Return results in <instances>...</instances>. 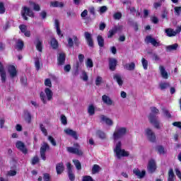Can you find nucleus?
<instances>
[{
	"instance_id": "obj_1",
	"label": "nucleus",
	"mask_w": 181,
	"mask_h": 181,
	"mask_svg": "<svg viewBox=\"0 0 181 181\" xmlns=\"http://www.w3.org/2000/svg\"><path fill=\"white\" fill-rule=\"evenodd\" d=\"M151 112L149 114L148 118L150 124L156 128V129H160V121H159V110L156 107H151Z\"/></svg>"
},
{
	"instance_id": "obj_2",
	"label": "nucleus",
	"mask_w": 181,
	"mask_h": 181,
	"mask_svg": "<svg viewBox=\"0 0 181 181\" xmlns=\"http://www.w3.org/2000/svg\"><path fill=\"white\" fill-rule=\"evenodd\" d=\"M115 143V147L114 148V152L117 159H121V158L129 156V153L128 151L121 148L122 146V143L121 141H118Z\"/></svg>"
},
{
	"instance_id": "obj_3",
	"label": "nucleus",
	"mask_w": 181,
	"mask_h": 181,
	"mask_svg": "<svg viewBox=\"0 0 181 181\" xmlns=\"http://www.w3.org/2000/svg\"><path fill=\"white\" fill-rule=\"evenodd\" d=\"M127 129L125 127L117 126L113 133L114 142H118V139L125 136L127 135Z\"/></svg>"
},
{
	"instance_id": "obj_4",
	"label": "nucleus",
	"mask_w": 181,
	"mask_h": 181,
	"mask_svg": "<svg viewBox=\"0 0 181 181\" xmlns=\"http://www.w3.org/2000/svg\"><path fill=\"white\" fill-rule=\"evenodd\" d=\"M45 93L46 95H45ZM45 93L41 92L40 93V97L43 104H47V100L51 101V100L53 98V92L52 91V90H50V88H46L45 89Z\"/></svg>"
},
{
	"instance_id": "obj_5",
	"label": "nucleus",
	"mask_w": 181,
	"mask_h": 181,
	"mask_svg": "<svg viewBox=\"0 0 181 181\" xmlns=\"http://www.w3.org/2000/svg\"><path fill=\"white\" fill-rule=\"evenodd\" d=\"M66 151L69 153H73L78 156H83V149H81V146H80L78 143L74 144V147H67Z\"/></svg>"
},
{
	"instance_id": "obj_6",
	"label": "nucleus",
	"mask_w": 181,
	"mask_h": 181,
	"mask_svg": "<svg viewBox=\"0 0 181 181\" xmlns=\"http://www.w3.org/2000/svg\"><path fill=\"white\" fill-rule=\"evenodd\" d=\"M21 15L25 21H28V16H30V18L35 17V13H33V11L26 6L23 8Z\"/></svg>"
},
{
	"instance_id": "obj_7",
	"label": "nucleus",
	"mask_w": 181,
	"mask_h": 181,
	"mask_svg": "<svg viewBox=\"0 0 181 181\" xmlns=\"http://www.w3.org/2000/svg\"><path fill=\"white\" fill-rule=\"evenodd\" d=\"M145 135L150 141V142H155L156 141V136L155 135V132L151 129L147 128L145 129Z\"/></svg>"
},
{
	"instance_id": "obj_8",
	"label": "nucleus",
	"mask_w": 181,
	"mask_h": 181,
	"mask_svg": "<svg viewBox=\"0 0 181 181\" xmlns=\"http://www.w3.org/2000/svg\"><path fill=\"white\" fill-rule=\"evenodd\" d=\"M50 149V146L46 142H43L42 146L40 148V157L42 158V160L46 159V151H49Z\"/></svg>"
},
{
	"instance_id": "obj_9",
	"label": "nucleus",
	"mask_w": 181,
	"mask_h": 181,
	"mask_svg": "<svg viewBox=\"0 0 181 181\" xmlns=\"http://www.w3.org/2000/svg\"><path fill=\"white\" fill-rule=\"evenodd\" d=\"M68 42V47H73L74 45L75 44L76 46H79L80 45V40L76 36H74L73 38L68 37L67 38Z\"/></svg>"
},
{
	"instance_id": "obj_10",
	"label": "nucleus",
	"mask_w": 181,
	"mask_h": 181,
	"mask_svg": "<svg viewBox=\"0 0 181 181\" xmlns=\"http://www.w3.org/2000/svg\"><path fill=\"white\" fill-rule=\"evenodd\" d=\"M85 39L87 42L88 45L90 47H94V42L93 41V37L91 36V33L88 32L84 33Z\"/></svg>"
},
{
	"instance_id": "obj_11",
	"label": "nucleus",
	"mask_w": 181,
	"mask_h": 181,
	"mask_svg": "<svg viewBox=\"0 0 181 181\" xmlns=\"http://www.w3.org/2000/svg\"><path fill=\"white\" fill-rule=\"evenodd\" d=\"M16 147L19 149L23 153L25 154L28 153V149L26 148V146H25V144L21 141H18L16 143Z\"/></svg>"
},
{
	"instance_id": "obj_12",
	"label": "nucleus",
	"mask_w": 181,
	"mask_h": 181,
	"mask_svg": "<svg viewBox=\"0 0 181 181\" xmlns=\"http://www.w3.org/2000/svg\"><path fill=\"white\" fill-rule=\"evenodd\" d=\"M8 71L11 78H15L18 76V71H16V68L13 65H9L8 66Z\"/></svg>"
},
{
	"instance_id": "obj_13",
	"label": "nucleus",
	"mask_w": 181,
	"mask_h": 181,
	"mask_svg": "<svg viewBox=\"0 0 181 181\" xmlns=\"http://www.w3.org/2000/svg\"><path fill=\"white\" fill-rule=\"evenodd\" d=\"M145 42L147 44L151 43V45L155 47H158V46H159V42H158V41H156V40L152 37L151 35H148L146 37Z\"/></svg>"
},
{
	"instance_id": "obj_14",
	"label": "nucleus",
	"mask_w": 181,
	"mask_h": 181,
	"mask_svg": "<svg viewBox=\"0 0 181 181\" xmlns=\"http://www.w3.org/2000/svg\"><path fill=\"white\" fill-rule=\"evenodd\" d=\"M66 168L68 170V176H69V180L74 181V179H76V176L73 173V170H71V163H67Z\"/></svg>"
},
{
	"instance_id": "obj_15",
	"label": "nucleus",
	"mask_w": 181,
	"mask_h": 181,
	"mask_svg": "<svg viewBox=\"0 0 181 181\" xmlns=\"http://www.w3.org/2000/svg\"><path fill=\"white\" fill-rule=\"evenodd\" d=\"M0 76L1 78L2 83H5L6 81V72L5 71V69L4 68V64L0 62Z\"/></svg>"
},
{
	"instance_id": "obj_16",
	"label": "nucleus",
	"mask_w": 181,
	"mask_h": 181,
	"mask_svg": "<svg viewBox=\"0 0 181 181\" xmlns=\"http://www.w3.org/2000/svg\"><path fill=\"white\" fill-rule=\"evenodd\" d=\"M102 101L103 104H105L106 105H112V104H114V100L107 95H103L102 96Z\"/></svg>"
},
{
	"instance_id": "obj_17",
	"label": "nucleus",
	"mask_w": 181,
	"mask_h": 181,
	"mask_svg": "<svg viewBox=\"0 0 181 181\" xmlns=\"http://www.w3.org/2000/svg\"><path fill=\"white\" fill-rule=\"evenodd\" d=\"M133 173H134V175H136L137 177H139V179H142V178L145 177V175H146V171L142 170L141 172V170L139 169L134 168L133 170Z\"/></svg>"
},
{
	"instance_id": "obj_18",
	"label": "nucleus",
	"mask_w": 181,
	"mask_h": 181,
	"mask_svg": "<svg viewBox=\"0 0 181 181\" xmlns=\"http://www.w3.org/2000/svg\"><path fill=\"white\" fill-rule=\"evenodd\" d=\"M100 120L103 122H104L106 125H109L110 127H111L114 124V122H112V119L108 118L105 115H100Z\"/></svg>"
},
{
	"instance_id": "obj_19",
	"label": "nucleus",
	"mask_w": 181,
	"mask_h": 181,
	"mask_svg": "<svg viewBox=\"0 0 181 181\" xmlns=\"http://www.w3.org/2000/svg\"><path fill=\"white\" fill-rule=\"evenodd\" d=\"M66 135H69V136H72L74 139H78V136H77V132L71 129H65L64 130Z\"/></svg>"
},
{
	"instance_id": "obj_20",
	"label": "nucleus",
	"mask_w": 181,
	"mask_h": 181,
	"mask_svg": "<svg viewBox=\"0 0 181 181\" xmlns=\"http://www.w3.org/2000/svg\"><path fill=\"white\" fill-rule=\"evenodd\" d=\"M148 170L150 172V173H153V172L156 170V163H155V160H151L149 161Z\"/></svg>"
},
{
	"instance_id": "obj_21",
	"label": "nucleus",
	"mask_w": 181,
	"mask_h": 181,
	"mask_svg": "<svg viewBox=\"0 0 181 181\" xmlns=\"http://www.w3.org/2000/svg\"><path fill=\"white\" fill-rule=\"evenodd\" d=\"M66 62V54L63 52L59 53L58 57V64L59 66H63Z\"/></svg>"
},
{
	"instance_id": "obj_22",
	"label": "nucleus",
	"mask_w": 181,
	"mask_h": 181,
	"mask_svg": "<svg viewBox=\"0 0 181 181\" xmlns=\"http://www.w3.org/2000/svg\"><path fill=\"white\" fill-rule=\"evenodd\" d=\"M159 70L161 76L163 78H165V80L168 78L169 76L168 75V71H166V69H165V66L160 65L159 66Z\"/></svg>"
},
{
	"instance_id": "obj_23",
	"label": "nucleus",
	"mask_w": 181,
	"mask_h": 181,
	"mask_svg": "<svg viewBox=\"0 0 181 181\" xmlns=\"http://www.w3.org/2000/svg\"><path fill=\"white\" fill-rule=\"evenodd\" d=\"M56 170L57 175H62V172H64V164L63 163H57L56 165Z\"/></svg>"
},
{
	"instance_id": "obj_24",
	"label": "nucleus",
	"mask_w": 181,
	"mask_h": 181,
	"mask_svg": "<svg viewBox=\"0 0 181 181\" xmlns=\"http://www.w3.org/2000/svg\"><path fill=\"white\" fill-rule=\"evenodd\" d=\"M43 42L42 40H40L39 38H37L35 41V45L36 47L37 50H38V52H42V49H43V45H42Z\"/></svg>"
},
{
	"instance_id": "obj_25",
	"label": "nucleus",
	"mask_w": 181,
	"mask_h": 181,
	"mask_svg": "<svg viewBox=\"0 0 181 181\" xmlns=\"http://www.w3.org/2000/svg\"><path fill=\"white\" fill-rule=\"evenodd\" d=\"M54 26L58 36H61V37H63V34H62V30H60V23L59 22V20L55 19Z\"/></svg>"
},
{
	"instance_id": "obj_26",
	"label": "nucleus",
	"mask_w": 181,
	"mask_h": 181,
	"mask_svg": "<svg viewBox=\"0 0 181 181\" xmlns=\"http://www.w3.org/2000/svg\"><path fill=\"white\" fill-rule=\"evenodd\" d=\"M109 67L110 70L114 71L115 70V67H117V59H110L109 61Z\"/></svg>"
},
{
	"instance_id": "obj_27",
	"label": "nucleus",
	"mask_w": 181,
	"mask_h": 181,
	"mask_svg": "<svg viewBox=\"0 0 181 181\" xmlns=\"http://www.w3.org/2000/svg\"><path fill=\"white\" fill-rule=\"evenodd\" d=\"M165 33L168 37H173V36H176L177 35L176 30H174L172 28L165 29Z\"/></svg>"
},
{
	"instance_id": "obj_28",
	"label": "nucleus",
	"mask_w": 181,
	"mask_h": 181,
	"mask_svg": "<svg viewBox=\"0 0 181 181\" xmlns=\"http://www.w3.org/2000/svg\"><path fill=\"white\" fill-rule=\"evenodd\" d=\"M24 118L28 124H30V122L32 121V116L30 115V112H29V111H24Z\"/></svg>"
},
{
	"instance_id": "obj_29",
	"label": "nucleus",
	"mask_w": 181,
	"mask_h": 181,
	"mask_svg": "<svg viewBox=\"0 0 181 181\" xmlns=\"http://www.w3.org/2000/svg\"><path fill=\"white\" fill-rule=\"evenodd\" d=\"M124 69L129 71H134V70H135V63L131 62L129 64H126L124 65Z\"/></svg>"
},
{
	"instance_id": "obj_30",
	"label": "nucleus",
	"mask_w": 181,
	"mask_h": 181,
	"mask_svg": "<svg viewBox=\"0 0 181 181\" xmlns=\"http://www.w3.org/2000/svg\"><path fill=\"white\" fill-rule=\"evenodd\" d=\"M113 78L116 80L117 83H118L119 86H122L124 84V81H122V78L121 77V75L119 74H115L113 76Z\"/></svg>"
},
{
	"instance_id": "obj_31",
	"label": "nucleus",
	"mask_w": 181,
	"mask_h": 181,
	"mask_svg": "<svg viewBox=\"0 0 181 181\" xmlns=\"http://www.w3.org/2000/svg\"><path fill=\"white\" fill-rule=\"evenodd\" d=\"M177 47H179V45L177 44H174L172 45H168L165 49H166V52H172L173 50H177Z\"/></svg>"
},
{
	"instance_id": "obj_32",
	"label": "nucleus",
	"mask_w": 181,
	"mask_h": 181,
	"mask_svg": "<svg viewBox=\"0 0 181 181\" xmlns=\"http://www.w3.org/2000/svg\"><path fill=\"white\" fill-rule=\"evenodd\" d=\"M168 181H175V173H173V169L172 168H170L168 170Z\"/></svg>"
},
{
	"instance_id": "obj_33",
	"label": "nucleus",
	"mask_w": 181,
	"mask_h": 181,
	"mask_svg": "<svg viewBox=\"0 0 181 181\" xmlns=\"http://www.w3.org/2000/svg\"><path fill=\"white\" fill-rule=\"evenodd\" d=\"M50 45L52 49H57V47H59V42H57V40L54 37H52L51 39Z\"/></svg>"
},
{
	"instance_id": "obj_34",
	"label": "nucleus",
	"mask_w": 181,
	"mask_h": 181,
	"mask_svg": "<svg viewBox=\"0 0 181 181\" xmlns=\"http://www.w3.org/2000/svg\"><path fill=\"white\" fill-rule=\"evenodd\" d=\"M30 5L33 8V11L39 12L40 11V6L33 1H30Z\"/></svg>"
},
{
	"instance_id": "obj_35",
	"label": "nucleus",
	"mask_w": 181,
	"mask_h": 181,
	"mask_svg": "<svg viewBox=\"0 0 181 181\" xmlns=\"http://www.w3.org/2000/svg\"><path fill=\"white\" fill-rule=\"evenodd\" d=\"M88 113L89 115H94V114H95V107H94L93 105H90L88 107Z\"/></svg>"
},
{
	"instance_id": "obj_36",
	"label": "nucleus",
	"mask_w": 181,
	"mask_h": 181,
	"mask_svg": "<svg viewBox=\"0 0 181 181\" xmlns=\"http://www.w3.org/2000/svg\"><path fill=\"white\" fill-rule=\"evenodd\" d=\"M101 170V167L100 165L95 164L92 168V173L93 175H95V173H98Z\"/></svg>"
},
{
	"instance_id": "obj_37",
	"label": "nucleus",
	"mask_w": 181,
	"mask_h": 181,
	"mask_svg": "<svg viewBox=\"0 0 181 181\" xmlns=\"http://www.w3.org/2000/svg\"><path fill=\"white\" fill-rule=\"evenodd\" d=\"M96 135L100 138V139H105L107 138V135L105 133L101 130H98L96 132Z\"/></svg>"
},
{
	"instance_id": "obj_38",
	"label": "nucleus",
	"mask_w": 181,
	"mask_h": 181,
	"mask_svg": "<svg viewBox=\"0 0 181 181\" xmlns=\"http://www.w3.org/2000/svg\"><path fill=\"white\" fill-rule=\"evenodd\" d=\"M98 46L100 47H104V38L101 35H98L97 37Z\"/></svg>"
},
{
	"instance_id": "obj_39",
	"label": "nucleus",
	"mask_w": 181,
	"mask_h": 181,
	"mask_svg": "<svg viewBox=\"0 0 181 181\" xmlns=\"http://www.w3.org/2000/svg\"><path fill=\"white\" fill-rule=\"evenodd\" d=\"M23 41L18 40L16 42V47L17 50H22L23 49Z\"/></svg>"
},
{
	"instance_id": "obj_40",
	"label": "nucleus",
	"mask_w": 181,
	"mask_h": 181,
	"mask_svg": "<svg viewBox=\"0 0 181 181\" xmlns=\"http://www.w3.org/2000/svg\"><path fill=\"white\" fill-rule=\"evenodd\" d=\"M51 6H53V8H57L59 6V8H63V4L59 2V1H52L50 3Z\"/></svg>"
},
{
	"instance_id": "obj_41",
	"label": "nucleus",
	"mask_w": 181,
	"mask_h": 181,
	"mask_svg": "<svg viewBox=\"0 0 181 181\" xmlns=\"http://www.w3.org/2000/svg\"><path fill=\"white\" fill-rule=\"evenodd\" d=\"M141 64L144 70H148V60H146L145 58H142Z\"/></svg>"
},
{
	"instance_id": "obj_42",
	"label": "nucleus",
	"mask_w": 181,
	"mask_h": 181,
	"mask_svg": "<svg viewBox=\"0 0 181 181\" xmlns=\"http://www.w3.org/2000/svg\"><path fill=\"white\" fill-rule=\"evenodd\" d=\"M73 162L78 170H81V163H80L78 160H73Z\"/></svg>"
},
{
	"instance_id": "obj_43",
	"label": "nucleus",
	"mask_w": 181,
	"mask_h": 181,
	"mask_svg": "<svg viewBox=\"0 0 181 181\" xmlns=\"http://www.w3.org/2000/svg\"><path fill=\"white\" fill-rule=\"evenodd\" d=\"M113 18L114 19H115V21H119V19L122 18V13H121L120 12L115 13L113 15Z\"/></svg>"
},
{
	"instance_id": "obj_44",
	"label": "nucleus",
	"mask_w": 181,
	"mask_h": 181,
	"mask_svg": "<svg viewBox=\"0 0 181 181\" xmlns=\"http://www.w3.org/2000/svg\"><path fill=\"white\" fill-rule=\"evenodd\" d=\"M162 111L163 112V115L167 117V118H172V115H170V112H169V110L167 109L163 108Z\"/></svg>"
},
{
	"instance_id": "obj_45",
	"label": "nucleus",
	"mask_w": 181,
	"mask_h": 181,
	"mask_svg": "<svg viewBox=\"0 0 181 181\" xmlns=\"http://www.w3.org/2000/svg\"><path fill=\"white\" fill-rule=\"evenodd\" d=\"M124 26L123 25H115V27H113V30L114 31L117 33V32H121V30H122Z\"/></svg>"
},
{
	"instance_id": "obj_46",
	"label": "nucleus",
	"mask_w": 181,
	"mask_h": 181,
	"mask_svg": "<svg viewBox=\"0 0 181 181\" xmlns=\"http://www.w3.org/2000/svg\"><path fill=\"white\" fill-rule=\"evenodd\" d=\"M157 151L160 155H164L165 153V148H163L162 146H158L157 147Z\"/></svg>"
},
{
	"instance_id": "obj_47",
	"label": "nucleus",
	"mask_w": 181,
	"mask_h": 181,
	"mask_svg": "<svg viewBox=\"0 0 181 181\" xmlns=\"http://www.w3.org/2000/svg\"><path fill=\"white\" fill-rule=\"evenodd\" d=\"M61 122L63 125H67V117L64 115H61Z\"/></svg>"
},
{
	"instance_id": "obj_48",
	"label": "nucleus",
	"mask_w": 181,
	"mask_h": 181,
	"mask_svg": "<svg viewBox=\"0 0 181 181\" xmlns=\"http://www.w3.org/2000/svg\"><path fill=\"white\" fill-rule=\"evenodd\" d=\"M35 66L36 70L40 69V61L39 60V58L35 59Z\"/></svg>"
},
{
	"instance_id": "obj_49",
	"label": "nucleus",
	"mask_w": 181,
	"mask_h": 181,
	"mask_svg": "<svg viewBox=\"0 0 181 181\" xmlns=\"http://www.w3.org/2000/svg\"><path fill=\"white\" fill-rule=\"evenodd\" d=\"M170 85H169L168 83H160V88L161 90H165V88H168V87H170Z\"/></svg>"
},
{
	"instance_id": "obj_50",
	"label": "nucleus",
	"mask_w": 181,
	"mask_h": 181,
	"mask_svg": "<svg viewBox=\"0 0 181 181\" xmlns=\"http://www.w3.org/2000/svg\"><path fill=\"white\" fill-rule=\"evenodd\" d=\"M45 86L46 87H49V88H51V87H52V81H50V78H46L45 79Z\"/></svg>"
},
{
	"instance_id": "obj_51",
	"label": "nucleus",
	"mask_w": 181,
	"mask_h": 181,
	"mask_svg": "<svg viewBox=\"0 0 181 181\" xmlns=\"http://www.w3.org/2000/svg\"><path fill=\"white\" fill-rule=\"evenodd\" d=\"M86 66L87 67H89V69H91L93 67L94 64H93V60H91V59H88L86 62Z\"/></svg>"
},
{
	"instance_id": "obj_52",
	"label": "nucleus",
	"mask_w": 181,
	"mask_h": 181,
	"mask_svg": "<svg viewBox=\"0 0 181 181\" xmlns=\"http://www.w3.org/2000/svg\"><path fill=\"white\" fill-rule=\"evenodd\" d=\"M115 31L114 30V28H112V30H109L108 34H107V37L108 39H111L112 36L115 34Z\"/></svg>"
},
{
	"instance_id": "obj_53",
	"label": "nucleus",
	"mask_w": 181,
	"mask_h": 181,
	"mask_svg": "<svg viewBox=\"0 0 181 181\" xmlns=\"http://www.w3.org/2000/svg\"><path fill=\"white\" fill-rule=\"evenodd\" d=\"M103 83V78L101 76H98L95 79V85L100 86Z\"/></svg>"
},
{
	"instance_id": "obj_54",
	"label": "nucleus",
	"mask_w": 181,
	"mask_h": 181,
	"mask_svg": "<svg viewBox=\"0 0 181 181\" xmlns=\"http://www.w3.org/2000/svg\"><path fill=\"white\" fill-rule=\"evenodd\" d=\"M152 59L153 60H155V62H159V60H160V57H159V55L155 53L152 54Z\"/></svg>"
},
{
	"instance_id": "obj_55",
	"label": "nucleus",
	"mask_w": 181,
	"mask_h": 181,
	"mask_svg": "<svg viewBox=\"0 0 181 181\" xmlns=\"http://www.w3.org/2000/svg\"><path fill=\"white\" fill-rule=\"evenodd\" d=\"M5 6L4 5V3L0 2V13L4 14L5 13Z\"/></svg>"
},
{
	"instance_id": "obj_56",
	"label": "nucleus",
	"mask_w": 181,
	"mask_h": 181,
	"mask_svg": "<svg viewBox=\"0 0 181 181\" xmlns=\"http://www.w3.org/2000/svg\"><path fill=\"white\" fill-rule=\"evenodd\" d=\"M106 11H108L107 6H103L100 7V13H105Z\"/></svg>"
},
{
	"instance_id": "obj_57",
	"label": "nucleus",
	"mask_w": 181,
	"mask_h": 181,
	"mask_svg": "<svg viewBox=\"0 0 181 181\" xmlns=\"http://www.w3.org/2000/svg\"><path fill=\"white\" fill-rule=\"evenodd\" d=\"M48 141H49L53 146H56V140H54V138L52 137V136H48Z\"/></svg>"
},
{
	"instance_id": "obj_58",
	"label": "nucleus",
	"mask_w": 181,
	"mask_h": 181,
	"mask_svg": "<svg viewBox=\"0 0 181 181\" xmlns=\"http://www.w3.org/2000/svg\"><path fill=\"white\" fill-rule=\"evenodd\" d=\"M175 12L177 16H180L181 6L175 7Z\"/></svg>"
},
{
	"instance_id": "obj_59",
	"label": "nucleus",
	"mask_w": 181,
	"mask_h": 181,
	"mask_svg": "<svg viewBox=\"0 0 181 181\" xmlns=\"http://www.w3.org/2000/svg\"><path fill=\"white\" fill-rule=\"evenodd\" d=\"M19 29L22 32V33H25V32H26V30L28 29V27L25 25H21L19 26Z\"/></svg>"
},
{
	"instance_id": "obj_60",
	"label": "nucleus",
	"mask_w": 181,
	"mask_h": 181,
	"mask_svg": "<svg viewBox=\"0 0 181 181\" xmlns=\"http://www.w3.org/2000/svg\"><path fill=\"white\" fill-rule=\"evenodd\" d=\"M39 163V157H37V156H35L32 159V165H36V163Z\"/></svg>"
},
{
	"instance_id": "obj_61",
	"label": "nucleus",
	"mask_w": 181,
	"mask_h": 181,
	"mask_svg": "<svg viewBox=\"0 0 181 181\" xmlns=\"http://www.w3.org/2000/svg\"><path fill=\"white\" fill-rule=\"evenodd\" d=\"M40 127L42 132L44 134V135H45V136H47V130H46V128H45V126H43V124H40Z\"/></svg>"
},
{
	"instance_id": "obj_62",
	"label": "nucleus",
	"mask_w": 181,
	"mask_h": 181,
	"mask_svg": "<svg viewBox=\"0 0 181 181\" xmlns=\"http://www.w3.org/2000/svg\"><path fill=\"white\" fill-rule=\"evenodd\" d=\"M82 181H93L91 176L85 175L83 177Z\"/></svg>"
},
{
	"instance_id": "obj_63",
	"label": "nucleus",
	"mask_w": 181,
	"mask_h": 181,
	"mask_svg": "<svg viewBox=\"0 0 181 181\" xmlns=\"http://www.w3.org/2000/svg\"><path fill=\"white\" fill-rule=\"evenodd\" d=\"M44 181H50V175L49 173L43 174Z\"/></svg>"
},
{
	"instance_id": "obj_64",
	"label": "nucleus",
	"mask_w": 181,
	"mask_h": 181,
	"mask_svg": "<svg viewBox=\"0 0 181 181\" xmlns=\"http://www.w3.org/2000/svg\"><path fill=\"white\" fill-rule=\"evenodd\" d=\"M64 71H66V73H69L70 71V70H71V66H70V64H67L64 67Z\"/></svg>"
}]
</instances>
